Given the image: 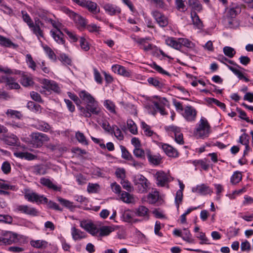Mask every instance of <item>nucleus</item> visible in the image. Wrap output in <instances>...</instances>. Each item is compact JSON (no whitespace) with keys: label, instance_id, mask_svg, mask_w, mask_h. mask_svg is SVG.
Wrapping results in <instances>:
<instances>
[{"label":"nucleus","instance_id":"f257e3e1","mask_svg":"<svg viewBox=\"0 0 253 253\" xmlns=\"http://www.w3.org/2000/svg\"><path fill=\"white\" fill-rule=\"evenodd\" d=\"M211 132V127L208 121L202 117L194 131L195 136L198 138L205 139L209 136Z\"/></svg>","mask_w":253,"mask_h":253},{"label":"nucleus","instance_id":"f03ea898","mask_svg":"<svg viewBox=\"0 0 253 253\" xmlns=\"http://www.w3.org/2000/svg\"><path fill=\"white\" fill-rule=\"evenodd\" d=\"M79 96L86 104V111H96L98 106L97 102L90 93L85 90H82L80 92Z\"/></svg>","mask_w":253,"mask_h":253},{"label":"nucleus","instance_id":"7ed1b4c3","mask_svg":"<svg viewBox=\"0 0 253 253\" xmlns=\"http://www.w3.org/2000/svg\"><path fill=\"white\" fill-rule=\"evenodd\" d=\"M133 182L139 193H143L147 191L149 186V182L146 178L143 175H136L133 177Z\"/></svg>","mask_w":253,"mask_h":253},{"label":"nucleus","instance_id":"20e7f679","mask_svg":"<svg viewBox=\"0 0 253 253\" xmlns=\"http://www.w3.org/2000/svg\"><path fill=\"white\" fill-rule=\"evenodd\" d=\"M24 197L28 201L35 202L38 204L47 203V198L43 195H39L34 192H30L28 189L25 190Z\"/></svg>","mask_w":253,"mask_h":253},{"label":"nucleus","instance_id":"39448f33","mask_svg":"<svg viewBox=\"0 0 253 253\" xmlns=\"http://www.w3.org/2000/svg\"><path fill=\"white\" fill-rule=\"evenodd\" d=\"M31 143L36 148L41 147L44 142L47 141L49 138L45 134L41 132H33L31 135Z\"/></svg>","mask_w":253,"mask_h":253},{"label":"nucleus","instance_id":"423d86ee","mask_svg":"<svg viewBox=\"0 0 253 253\" xmlns=\"http://www.w3.org/2000/svg\"><path fill=\"white\" fill-rule=\"evenodd\" d=\"M154 176L156 180V183L158 186L164 187L171 181L170 175L163 171H157L154 175Z\"/></svg>","mask_w":253,"mask_h":253},{"label":"nucleus","instance_id":"0eeeda50","mask_svg":"<svg viewBox=\"0 0 253 253\" xmlns=\"http://www.w3.org/2000/svg\"><path fill=\"white\" fill-rule=\"evenodd\" d=\"M16 211L33 216H36L39 214V211L36 208L28 205H18L16 206Z\"/></svg>","mask_w":253,"mask_h":253},{"label":"nucleus","instance_id":"6e6552de","mask_svg":"<svg viewBox=\"0 0 253 253\" xmlns=\"http://www.w3.org/2000/svg\"><path fill=\"white\" fill-rule=\"evenodd\" d=\"M80 226L92 236H95L99 230L95 225L90 221L83 220L80 222Z\"/></svg>","mask_w":253,"mask_h":253},{"label":"nucleus","instance_id":"1a4fd4ad","mask_svg":"<svg viewBox=\"0 0 253 253\" xmlns=\"http://www.w3.org/2000/svg\"><path fill=\"white\" fill-rule=\"evenodd\" d=\"M153 17L160 27H165L168 25V18L158 10L152 12Z\"/></svg>","mask_w":253,"mask_h":253},{"label":"nucleus","instance_id":"9d476101","mask_svg":"<svg viewBox=\"0 0 253 253\" xmlns=\"http://www.w3.org/2000/svg\"><path fill=\"white\" fill-rule=\"evenodd\" d=\"M0 82L5 84L7 89H16L20 87V85L16 82V80L10 77L3 76Z\"/></svg>","mask_w":253,"mask_h":253},{"label":"nucleus","instance_id":"9b49d317","mask_svg":"<svg viewBox=\"0 0 253 253\" xmlns=\"http://www.w3.org/2000/svg\"><path fill=\"white\" fill-rule=\"evenodd\" d=\"M241 12V7L237 3H232L224 17L235 18Z\"/></svg>","mask_w":253,"mask_h":253},{"label":"nucleus","instance_id":"f8f14e48","mask_svg":"<svg viewBox=\"0 0 253 253\" xmlns=\"http://www.w3.org/2000/svg\"><path fill=\"white\" fill-rule=\"evenodd\" d=\"M168 103V100L165 98H159L157 101H153L151 102V106L154 109H157L158 111H165V107Z\"/></svg>","mask_w":253,"mask_h":253},{"label":"nucleus","instance_id":"ddd939ff","mask_svg":"<svg viewBox=\"0 0 253 253\" xmlns=\"http://www.w3.org/2000/svg\"><path fill=\"white\" fill-rule=\"evenodd\" d=\"M3 240L4 245L16 243L18 241L17 235L11 232H6L3 234Z\"/></svg>","mask_w":253,"mask_h":253},{"label":"nucleus","instance_id":"4468645a","mask_svg":"<svg viewBox=\"0 0 253 253\" xmlns=\"http://www.w3.org/2000/svg\"><path fill=\"white\" fill-rule=\"evenodd\" d=\"M40 183L42 185L47 187L48 189H52L56 191H60L61 187L54 184L49 178L42 177L40 179Z\"/></svg>","mask_w":253,"mask_h":253},{"label":"nucleus","instance_id":"2eb2a0df","mask_svg":"<svg viewBox=\"0 0 253 253\" xmlns=\"http://www.w3.org/2000/svg\"><path fill=\"white\" fill-rule=\"evenodd\" d=\"M50 33L54 40L59 44H64L65 40L64 38L63 33L59 29H57L56 31H50Z\"/></svg>","mask_w":253,"mask_h":253},{"label":"nucleus","instance_id":"dca6fc26","mask_svg":"<svg viewBox=\"0 0 253 253\" xmlns=\"http://www.w3.org/2000/svg\"><path fill=\"white\" fill-rule=\"evenodd\" d=\"M162 149L169 157L176 158L178 156V152L177 150L168 144H163Z\"/></svg>","mask_w":253,"mask_h":253},{"label":"nucleus","instance_id":"f3484780","mask_svg":"<svg viewBox=\"0 0 253 253\" xmlns=\"http://www.w3.org/2000/svg\"><path fill=\"white\" fill-rule=\"evenodd\" d=\"M146 155L148 161L154 165H158L161 163V158L159 155H152L149 149L146 150Z\"/></svg>","mask_w":253,"mask_h":253},{"label":"nucleus","instance_id":"a211bd4d","mask_svg":"<svg viewBox=\"0 0 253 253\" xmlns=\"http://www.w3.org/2000/svg\"><path fill=\"white\" fill-rule=\"evenodd\" d=\"M105 12L110 15H114L121 12V9L116 5L110 3H106L103 5Z\"/></svg>","mask_w":253,"mask_h":253},{"label":"nucleus","instance_id":"6ab92c4d","mask_svg":"<svg viewBox=\"0 0 253 253\" xmlns=\"http://www.w3.org/2000/svg\"><path fill=\"white\" fill-rule=\"evenodd\" d=\"M223 23L224 26L229 28H236L239 25V22L235 18L224 17Z\"/></svg>","mask_w":253,"mask_h":253},{"label":"nucleus","instance_id":"aec40b11","mask_svg":"<svg viewBox=\"0 0 253 253\" xmlns=\"http://www.w3.org/2000/svg\"><path fill=\"white\" fill-rule=\"evenodd\" d=\"M70 16L80 27L84 28L86 26L85 20L79 14L72 11H70Z\"/></svg>","mask_w":253,"mask_h":253},{"label":"nucleus","instance_id":"412c9836","mask_svg":"<svg viewBox=\"0 0 253 253\" xmlns=\"http://www.w3.org/2000/svg\"><path fill=\"white\" fill-rule=\"evenodd\" d=\"M42 84L45 86V88L47 89L52 90L56 92H58L60 91L58 84L54 81L44 79L42 81Z\"/></svg>","mask_w":253,"mask_h":253},{"label":"nucleus","instance_id":"4be33fe9","mask_svg":"<svg viewBox=\"0 0 253 253\" xmlns=\"http://www.w3.org/2000/svg\"><path fill=\"white\" fill-rule=\"evenodd\" d=\"M112 69L115 73H117L118 74L124 77H128L130 76L129 72L124 66L115 65L112 67Z\"/></svg>","mask_w":253,"mask_h":253},{"label":"nucleus","instance_id":"5701e85b","mask_svg":"<svg viewBox=\"0 0 253 253\" xmlns=\"http://www.w3.org/2000/svg\"><path fill=\"white\" fill-rule=\"evenodd\" d=\"M71 234L74 240H81L86 237L85 234L81 230L73 227L71 229Z\"/></svg>","mask_w":253,"mask_h":253},{"label":"nucleus","instance_id":"b1692460","mask_svg":"<svg viewBox=\"0 0 253 253\" xmlns=\"http://www.w3.org/2000/svg\"><path fill=\"white\" fill-rule=\"evenodd\" d=\"M192 191L197 192L201 195H206L212 192L210 187L205 184L197 186L195 189L193 188L192 189Z\"/></svg>","mask_w":253,"mask_h":253},{"label":"nucleus","instance_id":"393cba45","mask_svg":"<svg viewBox=\"0 0 253 253\" xmlns=\"http://www.w3.org/2000/svg\"><path fill=\"white\" fill-rule=\"evenodd\" d=\"M31 169L33 173L36 175H44L46 173V169L42 165L34 166Z\"/></svg>","mask_w":253,"mask_h":253},{"label":"nucleus","instance_id":"a878e982","mask_svg":"<svg viewBox=\"0 0 253 253\" xmlns=\"http://www.w3.org/2000/svg\"><path fill=\"white\" fill-rule=\"evenodd\" d=\"M39 23L40 22L37 23V21H36L35 25L33 23L32 25L29 26V28L33 31V33L35 34L38 37V38H39V37L43 38V32L40 27Z\"/></svg>","mask_w":253,"mask_h":253},{"label":"nucleus","instance_id":"bb28decb","mask_svg":"<svg viewBox=\"0 0 253 253\" xmlns=\"http://www.w3.org/2000/svg\"><path fill=\"white\" fill-rule=\"evenodd\" d=\"M149 210L146 207L140 206L135 210V214L138 216H143L148 218Z\"/></svg>","mask_w":253,"mask_h":253},{"label":"nucleus","instance_id":"cd10ccee","mask_svg":"<svg viewBox=\"0 0 253 253\" xmlns=\"http://www.w3.org/2000/svg\"><path fill=\"white\" fill-rule=\"evenodd\" d=\"M166 42L167 45L176 49L179 50L181 48L179 38L177 41H176L173 38H169L166 40Z\"/></svg>","mask_w":253,"mask_h":253},{"label":"nucleus","instance_id":"c85d7f7f","mask_svg":"<svg viewBox=\"0 0 253 253\" xmlns=\"http://www.w3.org/2000/svg\"><path fill=\"white\" fill-rule=\"evenodd\" d=\"M191 17L192 19L193 24L199 29H202L203 27V24L197 13L195 11H192L191 12Z\"/></svg>","mask_w":253,"mask_h":253},{"label":"nucleus","instance_id":"c756f323","mask_svg":"<svg viewBox=\"0 0 253 253\" xmlns=\"http://www.w3.org/2000/svg\"><path fill=\"white\" fill-rule=\"evenodd\" d=\"M121 199L124 202L127 204L132 203L134 201L133 196L125 191H123L122 193Z\"/></svg>","mask_w":253,"mask_h":253},{"label":"nucleus","instance_id":"7c9ffc66","mask_svg":"<svg viewBox=\"0 0 253 253\" xmlns=\"http://www.w3.org/2000/svg\"><path fill=\"white\" fill-rule=\"evenodd\" d=\"M188 4L193 9L197 11L202 9V4L198 0H188Z\"/></svg>","mask_w":253,"mask_h":253},{"label":"nucleus","instance_id":"2f4dec72","mask_svg":"<svg viewBox=\"0 0 253 253\" xmlns=\"http://www.w3.org/2000/svg\"><path fill=\"white\" fill-rule=\"evenodd\" d=\"M57 201L64 207L69 209H73L75 207L73 205V203L69 200L63 199L60 197H57Z\"/></svg>","mask_w":253,"mask_h":253},{"label":"nucleus","instance_id":"473e14b6","mask_svg":"<svg viewBox=\"0 0 253 253\" xmlns=\"http://www.w3.org/2000/svg\"><path fill=\"white\" fill-rule=\"evenodd\" d=\"M114 231V228L111 226H104L101 227L99 229V236H104L110 234Z\"/></svg>","mask_w":253,"mask_h":253},{"label":"nucleus","instance_id":"72a5a7b5","mask_svg":"<svg viewBox=\"0 0 253 253\" xmlns=\"http://www.w3.org/2000/svg\"><path fill=\"white\" fill-rule=\"evenodd\" d=\"M31 245L36 248H45L47 246V242L44 240H36L32 241Z\"/></svg>","mask_w":253,"mask_h":253},{"label":"nucleus","instance_id":"f704fd0d","mask_svg":"<svg viewBox=\"0 0 253 253\" xmlns=\"http://www.w3.org/2000/svg\"><path fill=\"white\" fill-rule=\"evenodd\" d=\"M224 54L229 58H233L236 54L235 50L230 46H225L223 48Z\"/></svg>","mask_w":253,"mask_h":253},{"label":"nucleus","instance_id":"c9c22d12","mask_svg":"<svg viewBox=\"0 0 253 253\" xmlns=\"http://www.w3.org/2000/svg\"><path fill=\"white\" fill-rule=\"evenodd\" d=\"M36 127L37 129L44 132H47L50 129V126L44 122H38L36 125Z\"/></svg>","mask_w":253,"mask_h":253},{"label":"nucleus","instance_id":"e433bc0d","mask_svg":"<svg viewBox=\"0 0 253 253\" xmlns=\"http://www.w3.org/2000/svg\"><path fill=\"white\" fill-rule=\"evenodd\" d=\"M58 59L64 65H71L72 64L71 59L65 53H61L59 55Z\"/></svg>","mask_w":253,"mask_h":253},{"label":"nucleus","instance_id":"4c0bfd02","mask_svg":"<svg viewBox=\"0 0 253 253\" xmlns=\"http://www.w3.org/2000/svg\"><path fill=\"white\" fill-rule=\"evenodd\" d=\"M18 138L16 135H12L10 136H6L3 140L5 143L9 145H14L17 143Z\"/></svg>","mask_w":253,"mask_h":253},{"label":"nucleus","instance_id":"58836bf2","mask_svg":"<svg viewBox=\"0 0 253 253\" xmlns=\"http://www.w3.org/2000/svg\"><path fill=\"white\" fill-rule=\"evenodd\" d=\"M6 115L9 119L12 120H20L22 118L20 112H6Z\"/></svg>","mask_w":253,"mask_h":253},{"label":"nucleus","instance_id":"ea45409f","mask_svg":"<svg viewBox=\"0 0 253 253\" xmlns=\"http://www.w3.org/2000/svg\"><path fill=\"white\" fill-rule=\"evenodd\" d=\"M149 66L160 74L167 76H170V74L169 72L164 70L161 66L158 65L154 62H152L151 64H150Z\"/></svg>","mask_w":253,"mask_h":253},{"label":"nucleus","instance_id":"a19ab883","mask_svg":"<svg viewBox=\"0 0 253 253\" xmlns=\"http://www.w3.org/2000/svg\"><path fill=\"white\" fill-rule=\"evenodd\" d=\"M196 115V112H182V115L188 121H194Z\"/></svg>","mask_w":253,"mask_h":253},{"label":"nucleus","instance_id":"79ce46f5","mask_svg":"<svg viewBox=\"0 0 253 253\" xmlns=\"http://www.w3.org/2000/svg\"><path fill=\"white\" fill-rule=\"evenodd\" d=\"M133 153L136 157L142 159H145L146 151H144L143 149L140 148V147L134 148L133 151Z\"/></svg>","mask_w":253,"mask_h":253},{"label":"nucleus","instance_id":"37998d69","mask_svg":"<svg viewBox=\"0 0 253 253\" xmlns=\"http://www.w3.org/2000/svg\"><path fill=\"white\" fill-rule=\"evenodd\" d=\"M21 83L24 86H28L33 84L32 79L27 75H23L21 79Z\"/></svg>","mask_w":253,"mask_h":253},{"label":"nucleus","instance_id":"c03bdc74","mask_svg":"<svg viewBox=\"0 0 253 253\" xmlns=\"http://www.w3.org/2000/svg\"><path fill=\"white\" fill-rule=\"evenodd\" d=\"M159 199V194L157 192L150 193L148 195L147 201L150 204L156 203Z\"/></svg>","mask_w":253,"mask_h":253},{"label":"nucleus","instance_id":"a18cd8bd","mask_svg":"<svg viewBox=\"0 0 253 253\" xmlns=\"http://www.w3.org/2000/svg\"><path fill=\"white\" fill-rule=\"evenodd\" d=\"M127 125L129 131L133 134H136L137 133V126L134 122L131 120H128L127 121Z\"/></svg>","mask_w":253,"mask_h":253},{"label":"nucleus","instance_id":"49530a36","mask_svg":"<svg viewBox=\"0 0 253 253\" xmlns=\"http://www.w3.org/2000/svg\"><path fill=\"white\" fill-rule=\"evenodd\" d=\"M76 138L80 143L85 145H88L87 140L83 133L80 131L77 132L76 133Z\"/></svg>","mask_w":253,"mask_h":253},{"label":"nucleus","instance_id":"de8ad7c7","mask_svg":"<svg viewBox=\"0 0 253 253\" xmlns=\"http://www.w3.org/2000/svg\"><path fill=\"white\" fill-rule=\"evenodd\" d=\"M43 47L44 50L45 51L46 54L48 55L49 58H50L51 60L55 61L56 60V56L54 51L52 50V49L47 45H45Z\"/></svg>","mask_w":253,"mask_h":253},{"label":"nucleus","instance_id":"09e8293b","mask_svg":"<svg viewBox=\"0 0 253 253\" xmlns=\"http://www.w3.org/2000/svg\"><path fill=\"white\" fill-rule=\"evenodd\" d=\"M217 59L220 62L223 63V64H225V65H226L227 66L228 65H227L225 62H227L228 63H229V64H232V65H235V66H237L238 67L240 68V67L236 63H235L232 60H229L228 59V58H227L226 57H225L224 55H222V54H220V55H218L217 57Z\"/></svg>","mask_w":253,"mask_h":253},{"label":"nucleus","instance_id":"8fccbe9b","mask_svg":"<svg viewBox=\"0 0 253 253\" xmlns=\"http://www.w3.org/2000/svg\"><path fill=\"white\" fill-rule=\"evenodd\" d=\"M120 147L122 151V157L123 158L127 160H133V157L131 155L125 146L121 145Z\"/></svg>","mask_w":253,"mask_h":253},{"label":"nucleus","instance_id":"3c124183","mask_svg":"<svg viewBox=\"0 0 253 253\" xmlns=\"http://www.w3.org/2000/svg\"><path fill=\"white\" fill-rule=\"evenodd\" d=\"M242 180V174L240 172H235L231 178V182L233 184L238 183Z\"/></svg>","mask_w":253,"mask_h":253},{"label":"nucleus","instance_id":"603ef678","mask_svg":"<svg viewBox=\"0 0 253 253\" xmlns=\"http://www.w3.org/2000/svg\"><path fill=\"white\" fill-rule=\"evenodd\" d=\"M196 237L201 240L200 242V244L201 245L211 244L209 242V240L206 237L205 233L202 232H200L199 234L197 235Z\"/></svg>","mask_w":253,"mask_h":253},{"label":"nucleus","instance_id":"864d4df0","mask_svg":"<svg viewBox=\"0 0 253 253\" xmlns=\"http://www.w3.org/2000/svg\"><path fill=\"white\" fill-rule=\"evenodd\" d=\"M27 107L30 110L39 111L42 110L41 106L33 101H29L27 103Z\"/></svg>","mask_w":253,"mask_h":253},{"label":"nucleus","instance_id":"5fc2aeb1","mask_svg":"<svg viewBox=\"0 0 253 253\" xmlns=\"http://www.w3.org/2000/svg\"><path fill=\"white\" fill-rule=\"evenodd\" d=\"M99 188V185L97 183H89L87 186V190L89 193H94L98 192Z\"/></svg>","mask_w":253,"mask_h":253},{"label":"nucleus","instance_id":"6e6d98bb","mask_svg":"<svg viewBox=\"0 0 253 253\" xmlns=\"http://www.w3.org/2000/svg\"><path fill=\"white\" fill-rule=\"evenodd\" d=\"M80 44L82 49L85 51H88L90 47L86 40L84 37H80Z\"/></svg>","mask_w":253,"mask_h":253},{"label":"nucleus","instance_id":"4d7b16f0","mask_svg":"<svg viewBox=\"0 0 253 253\" xmlns=\"http://www.w3.org/2000/svg\"><path fill=\"white\" fill-rule=\"evenodd\" d=\"M1 169L4 174L9 173L11 169L10 163L8 161L4 162L1 165Z\"/></svg>","mask_w":253,"mask_h":253},{"label":"nucleus","instance_id":"13d9d810","mask_svg":"<svg viewBox=\"0 0 253 253\" xmlns=\"http://www.w3.org/2000/svg\"><path fill=\"white\" fill-rule=\"evenodd\" d=\"M147 81L149 84L157 88H161L162 86V84L156 78L152 77L149 78Z\"/></svg>","mask_w":253,"mask_h":253},{"label":"nucleus","instance_id":"bf43d9fd","mask_svg":"<svg viewBox=\"0 0 253 253\" xmlns=\"http://www.w3.org/2000/svg\"><path fill=\"white\" fill-rule=\"evenodd\" d=\"M21 13L23 21L27 24L29 27L32 25L33 22L29 15L25 11H22Z\"/></svg>","mask_w":253,"mask_h":253},{"label":"nucleus","instance_id":"052dcab7","mask_svg":"<svg viewBox=\"0 0 253 253\" xmlns=\"http://www.w3.org/2000/svg\"><path fill=\"white\" fill-rule=\"evenodd\" d=\"M105 108L109 111H115V105L113 101L110 100H105L103 103Z\"/></svg>","mask_w":253,"mask_h":253},{"label":"nucleus","instance_id":"680f3d73","mask_svg":"<svg viewBox=\"0 0 253 253\" xmlns=\"http://www.w3.org/2000/svg\"><path fill=\"white\" fill-rule=\"evenodd\" d=\"M0 44L1 45L5 46L6 47H10L13 45L12 42L9 39L0 35Z\"/></svg>","mask_w":253,"mask_h":253},{"label":"nucleus","instance_id":"e2e57ef3","mask_svg":"<svg viewBox=\"0 0 253 253\" xmlns=\"http://www.w3.org/2000/svg\"><path fill=\"white\" fill-rule=\"evenodd\" d=\"M141 127L144 130L145 135L151 136L153 135L154 132L150 129V126L147 125L145 122L141 123Z\"/></svg>","mask_w":253,"mask_h":253},{"label":"nucleus","instance_id":"0e129e2a","mask_svg":"<svg viewBox=\"0 0 253 253\" xmlns=\"http://www.w3.org/2000/svg\"><path fill=\"white\" fill-rule=\"evenodd\" d=\"M179 43H180L181 48L182 46L191 48L193 45L192 42L187 39L179 38Z\"/></svg>","mask_w":253,"mask_h":253},{"label":"nucleus","instance_id":"69168bd1","mask_svg":"<svg viewBox=\"0 0 253 253\" xmlns=\"http://www.w3.org/2000/svg\"><path fill=\"white\" fill-rule=\"evenodd\" d=\"M121 184L123 187L128 192H131L133 190L131 183L127 180L122 179Z\"/></svg>","mask_w":253,"mask_h":253},{"label":"nucleus","instance_id":"338daca9","mask_svg":"<svg viewBox=\"0 0 253 253\" xmlns=\"http://www.w3.org/2000/svg\"><path fill=\"white\" fill-rule=\"evenodd\" d=\"M86 6L88 10L93 13H96L97 10V4L95 2L88 1L86 2Z\"/></svg>","mask_w":253,"mask_h":253},{"label":"nucleus","instance_id":"774afa93","mask_svg":"<svg viewBox=\"0 0 253 253\" xmlns=\"http://www.w3.org/2000/svg\"><path fill=\"white\" fill-rule=\"evenodd\" d=\"M113 132L116 137L119 140H123L124 138V135L120 129L116 126H113Z\"/></svg>","mask_w":253,"mask_h":253}]
</instances>
